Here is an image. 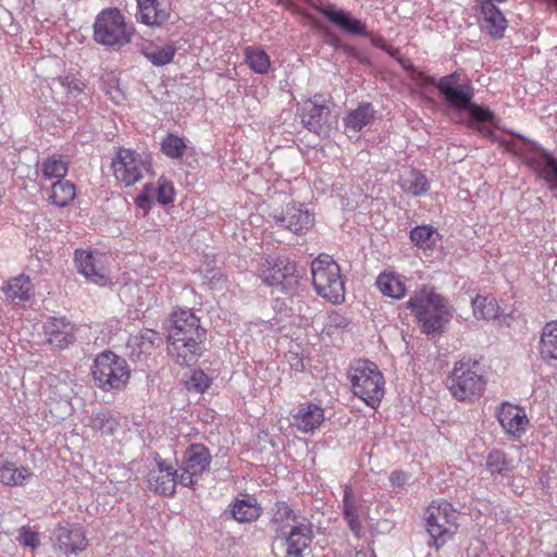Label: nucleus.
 Here are the masks:
<instances>
[{"mask_svg": "<svg viewBox=\"0 0 557 557\" xmlns=\"http://www.w3.org/2000/svg\"><path fill=\"white\" fill-rule=\"evenodd\" d=\"M206 330L190 309H178L171 314L168 331V351L175 363L190 367L205 351Z\"/></svg>", "mask_w": 557, "mask_h": 557, "instance_id": "f257e3e1", "label": "nucleus"}, {"mask_svg": "<svg viewBox=\"0 0 557 557\" xmlns=\"http://www.w3.org/2000/svg\"><path fill=\"white\" fill-rule=\"evenodd\" d=\"M406 306L426 335L443 333L453 319V308L448 300L426 285L417 290Z\"/></svg>", "mask_w": 557, "mask_h": 557, "instance_id": "f03ea898", "label": "nucleus"}, {"mask_svg": "<svg viewBox=\"0 0 557 557\" xmlns=\"http://www.w3.org/2000/svg\"><path fill=\"white\" fill-rule=\"evenodd\" d=\"M352 394L375 409L384 397L385 380L377 366L369 360H356L347 373Z\"/></svg>", "mask_w": 557, "mask_h": 557, "instance_id": "7ed1b4c3", "label": "nucleus"}, {"mask_svg": "<svg viewBox=\"0 0 557 557\" xmlns=\"http://www.w3.org/2000/svg\"><path fill=\"white\" fill-rule=\"evenodd\" d=\"M94 39L97 44L112 50H120L129 44L135 29L125 21V16L117 8L101 10L94 22Z\"/></svg>", "mask_w": 557, "mask_h": 557, "instance_id": "20e7f679", "label": "nucleus"}, {"mask_svg": "<svg viewBox=\"0 0 557 557\" xmlns=\"http://www.w3.org/2000/svg\"><path fill=\"white\" fill-rule=\"evenodd\" d=\"M95 385L102 392L123 391L131 379L127 361L111 350L97 355L91 367Z\"/></svg>", "mask_w": 557, "mask_h": 557, "instance_id": "39448f33", "label": "nucleus"}, {"mask_svg": "<svg viewBox=\"0 0 557 557\" xmlns=\"http://www.w3.org/2000/svg\"><path fill=\"white\" fill-rule=\"evenodd\" d=\"M417 78L422 85L435 86L442 96L446 107L454 113L460 115L469 107L474 98V87L470 82H461L460 73L457 71L436 79L434 76L417 73Z\"/></svg>", "mask_w": 557, "mask_h": 557, "instance_id": "423d86ee", "label": "nucleus"}, {"mask_svg": "<svg viewBox=\"0 0 557 557\" xmlns=\"http://www.w3.org/2000/svg\"><path fill=\"white\" fill-rule=\"evenodd\" d=\"M312 284L318 295L332 304L345 299V285L339 265L329 255H320L311 263Z\"/></svg>", "mask_w": 557, "mask_h": 557, "instance_id": "0eeeda50", "label": "nucleus"}, {"mask_svg": "<svg viewBox=\"0 0 557 557\" xmlns=\"http://www.w3.org/2000/svg\"><path fill=\"white\" fill-rule=\"evenodd\" d=\"M478 362H456L446 380V385L451 395L460 401L474 399L482 396L486 381L478 371Z\"/></svg>", "mask_w": 557, "mask_h": 557, "instance_id": "6e6552de", "label": "nucleus"}, {"mask_svg": "<svg viewBox=\"0 0 557 557\" xmlns=\"http://www.w3.org/2000/svg\"><path fill=\"white\" fill-rule=\"evenodd\" d=\"M430 545L442 547L457 530V511L446 500L432 502L425 511Z\"/></svg>", "mask_w": 557, "mask_h": 557, "instance_id": "1a4fd4ad", "label": "nucleus"}, {"mask_svg": "<svg viewBox=\"0 0 557 557\" xmlns=\"http://www.w3.org/2000/svg\"><path fill=\"white\" fill-rule=\"evenodd\" d=\"M259 276L268 286L285 294L295 293L298 286L296 263L286 257H264L259 267Z\"/></svg>", "mask_w": 557, "mask_h": 557, "instance_id": "9d476101", "label": "nucleus"}, {"mask_svg": "<svg viewBox=\"0 0 557 557\" xmlns=\"http://www.w3.org/2000/svg\"><path fill=\"white\" fill-rule=\"evenodd\" d=\"M111 168L116 181L131 187L143 178L144 172L150 171L151 159L146 153L121 148L112 159Z\"/></svg>", "mask_w": 557, "mask_h": 557, "instance_id": "9b49d317", "label": "nucleus"}, {"mask_svg": "<svg viewBox=\"0 0 557 557\" xmlns=\"http://www.w3.org/2000/svg\"><path fill=\"white\" fill-rule=\"evenodd\" d=\"M506 149L522 158L523 162L546 183H557V158L536 143L528 141L524 150L517 148L515 143H507Z\"/></svg>", "mask_w": 557, "mask_h": 557, "instance_id": "f8f14e48", "label": "nucleus"}, {"mask_svg": "<svg viewBox=\"0 0 557 557\" xmlns=\"http://www.w3.org/2000/svg\"><path fill=\"white\" fill-rule=\"evenodd\" d=\"M211 460V453L203 444L189 445L183 455L178 483L193 487L197 479L209 470Z\"/></svg>", "mask_w": 557, "mask_h": 557, "instance_id": "ddd939ff", "label": "nucleus"}, {"mask_svg": "<svg viewBox=\"0 0 557 557\" xmlns=\"http://www.w3.org/2000/svg\"><path fill=\"white\" fill-rule=\"evenodd\" d=\"M302 125L319 136L327 137L336 124V117L325 104H320L312 99L302 102L298 108Z\"/></svg>", "mask_w": 557, "mask_h": 557, "instance_id": "4468645a", "label": "nucleus"}, {"mask_svg": "<svg viewBox=\"0 0 557 557\" xmlns=\"http://www.w3.org/2000/svg\"><path fill=\"white\" fill-rule=\"evenodd\" d=\"M272 216L277 226L296 235L306 234L314 225V214L302 203H288L281 210H275Z\"/></svg>", "mask_w": 557, "mask_h": 557, "instance_id": "2eb2a0df", "label": "nucleus"}, {"mask_svg": "<svg viewBox=\"0 0 557 557\" xmlns=\"http://www.w3.org/2000/svg\"><path fill=\"white\" fill-rule=\"evenodd\" d=\"M313 525L306 518L301 522L293 524L284 535L277 539L285 540L286 557H304V552L310 546L313 540Z\"/></svg>", "mask_w": 557, "mask_h": 557, "instance_id": "dca6fc26", "label": "nucleus"}, {"mask_svg": "<svg viewBox=\"0 0 557 557\" xmlns=\"http://www.w3.org/2000/svg\"><path fill=\"white\" fill-rule=\"evenodd\" d=\"M170 0H137V22L151 26L161 27L171 17Z\"/></svg>", "mask_w": 557, "mask_h": 557, "instance_id": "f3484780", "label": "nucleus"}, {"mask_svg": "<svg viewBox=\"0 0 557 557\" xmlns=\"http://www.w3.org/2000/svg\"><path fill=\"white\" fill-rule=\"evenodd\" d=\"M157 470L149 473V486L156 493L164 496H172L178 483V471L163 460L159 454L154 455Z\"/></svg>", "mask_w": 557, "mask_h": 557, "instance_id": "a211bd4d", "label": "nucleus"}, {"mask_svg": "<svg viewBox=\"0 0 557 557\" xmlns=\"http://www.w3.org/2000/svg\"><path fill=\"white\" fill-rule=\"evenodd\" d=\"M54 545L64 554H75L87 547L86 535L83 528L78 524L66 523L59 524L53 530Z\"/></svg>", "mask_w": 557, "mask_h": 557, "instance_id": "6ab92c4d", "label": "nucleus"}, {"mask_svg": "<svg viewBox=\"0 0 557 557\" xmlns=\"http://www.w3.org/2000/svg\"><path fill=\"white\" fill-rule=\"evenodd\" d=\"M160 343L161 337L158 332L145 329L129 336L126 344L127 355L134 362H145Z\"/></svg>", "mask_w": 557, "mask_h": 557, "instance_id": "aec40b11", "label": "nucleus"}, {"mask_svg": "<svg viewBox=\"0 0 557 557\" xmlns=\"http://www.w3.org/2000/svg\"><path fill=\"white\" fill-rule=\"evenodd\" d=\"M313 8L342 30L350 35L368 36L366 25L360 20L352 17L349 12L337 9L332 4L313 5Z\"/></svg>", "mask_w": 557, "mask_h": 557, "instance_id": "412c9836", "label": "nucleus"}, {"mask_svg": "<svg viewBox=\"0 0 557 557\" xmlns=\"http://www.w3.org/2000/svg\"><path fill=\"white\" fill-rule=\"evenodd\" d=\"M44 330L48 343L58 349H64L75 341V327L65 318H49Z\"/></svg>", "mask_w": 557, "mask_h": 557, "instance_id": "4be33fe9", "label": "nucleus"}, {"mask_svg": "<svg viewBox=\"0 0 557 557\" xmlns=\"http://www.w3.org/2000/svg\"><path fill=\"white\" fill-rule=\"evenodd\" d=\"M497 419L504 431L519 437L525 430L529 420L521 408L504 403L497 409Z\"/></svg>", "mask_w": 557, "mask_h": 557, "instance_id": "5701e85b", "label": "nucleus"}, {"mask_svg": "<svg viewBox=\"0 0 557 557\" xmlns=\"http://www.w3.org/2000/svg\"><path fill=\"white\" fill-rule=\"evenodd\" d=\"M323 421V408L312 403L301 404L293 416V424L302 433L313 432Z\"/></svg>", "mask_w": 557, "mask_h": 557, "instance_id": "b1692460", "label": "nucleus"}, {"mask_svg": "<svg viewBox=\"0 0 557 557\" xmlns=\"http://www.w3.org/2000/svg\"><path fill=\"white\" fill-rule=\"evenodd\" d=\"M362 505L360 500L354 495L351 487L345 485L343 496V516L349 530L356 537H361L362 533V522L360 519Z\"/></svg>", "mask_w": 557, "mask_h": 557, "instance_id": "393cba45", "label": "nucleus"}, {"mask_svg": "<svg viewBox=\"0 0 557 557\" xmlns=\"http://www.w3.org/2000/svg\"><path fill=\"white\" fill-rule=\"evenodd\" d=\"M482 28L494 39H502L507 28V20L503 12L491 2H482Z\"/></svg>", "mask_w": 557, "mask_h": 557, "instance_id": "a878e982", "label": "nucleus"}, {"mask_svg": "<svg viewBox=\"0 0 557 557\" xmlns=\"http://www.w3.org/2000/svg\"><path fill=\"white\" fill-rule=\"evenodd\" d=\"M295 510L284 500L276 502L272 507L271 524L275 532V539L284 535L293 524L301 522Z\"/></svg>", "mask_w": 557, "mask_h": 557, "instance_id": "bb28decb", "label": "nucleus"}, {"mask_svg": "<svg viewBox=\"0 0 557 557\" xmlns=\"http://www.w3.org/2000/svg\"><path fill=\"white\" fill-rule=\"evenodd\" d=\"M375 113L370 102H359L357 108L348 111L344 117L345 128L348 132L358 133L374 121Z\"/></svg>", "mask_w": 557, "mask_h": 557, "instance_id": "cd10ccee", "label": "nucleus"}, {"mask_svg": "<svg viewBox=\"0 0 557 557\" xmlns=\"http://www.w3.org/2000/svg\"><path fill=\"white\" fill-rule=\"evenodd\" d=\"M75 262L77 270L88 281L96 284H104L107 281L106 275L102 273V269L99 267L96 256L90 251L76 250Z\"/></svg>", "mask_w": 557, "mask_h": 557, "instance_id": "c85d7f7f", "label": "nucleus"}, {"mask_svg": "<svg viewBox=\"0 0 557 557\" xmlns=\"http://www.w3.org/2000/svg\"><path fill=\"white\" fill-rule=\"evenodd\" d=\"M539 351L546 363L557 368V322H548L544 326Z\"/></svg>", "mask_w": 557, "mask_h": 557, "instance_id": "c756f323", "label": "nucleus"}, {"mask_svg": "<svg viewBox=\"0 0 557 557\" xmlns=\"http://www.w3.org/2000/svg\"><path fill=\"white\" fill-rule=\"evenodd\" d=\"M1 290L13 302L27 301L32 296V283L27 275L21 274L7 281Z\"/></svg>", "mask_w": 557, "mask_h": 557, "instance_id": "7c9ffc66", "label": "nucleus"}, {"mask_svg": "<svg viewBox=\"0 0 557 557\" xmlns=\"http://www.w3.org/2000/svg\"><path fill=\"white\" fill-rule=\"evenodd\" d=\"M399 185L401 189L413 197H420L430 188L426 176L418 170L411 169L400 176Z\"/></svg>", "mask_w": 557, "mask_h": 557, "instance_id": "2f4dec72", "label": "nucleus"}, {"mask_svg": "<svg viewBox=\"0 0 557 557\" xmlns=\"http://www.w3.org/2000/svg\"><path fill=\"white\" fill-rule=\"evenodd\" d=\"M140 51L154 66H163L173 62L177 48L173 44L158 46L149 42Z\"/></svg>", "mask_w": 557, "mask_h": 557, "instance_id": "473e14b6", "label": "nucleus"}, {"mask_svg": "<svg viewBox=\"0 0 557 557\" xmlns=\"http://www.w3.org/2000/svg\"><path fill=\"white\" fill-rule=\"evenodd\" d=\"M32 475L27 468L17 467L14 462L0 459V482L5 485H23Z\"/></svg>", "mask_w": 557, "mask_h": 557, "instance_id": "72a5a7b5", "label": "nucleus"}, {"mask_svg": "<svg viewBox=\"0 0 557 557\" xmlns=\"http://www.w3.org/2000/svg\"><path fill=\"white\" fill-rule=\"evenodd\" d=\"M245 62L257 74H268L271 61L269 54L261 47L248 46L244 49Z\"/></svg>", "mask_w": 557, "mask_h": 557, "instance_id": "f704fd0d", "label": "nucleus"}, {"mask_svg": "<svg viewBox=\"0 0 557 557\" xmlns=\"http://www.w3.org/2000/svg\"><path fill=\"white\" fill-rule=\"evenodd\" d=\"M76 197V187L70 181L58 180L51 185L49 200L53 206L64 208Z\"/></svg>", "mask_w": 557, "mask_h": 557, "instance_id": "c9c22d12", "label": "nucleus"}, {"mask_svg": "<svg viewBox=\"0 0 557 557\" xmlns=\"http://www.w3.org/2000/svg\"><path fill=\"white\" fill-rule=\"evenodd\" d=\"M232 516L238 522H252L256 521L262 512L261 507L253 502L247 499H236L232 504Z\"/></svg>", "mask_w": 557, "mask_h": 557, "instance_id": "e433bc0d", "label": "nucleus"}, {"mask_svg": "<svg viewBox=\"0 0 557 557\" xmlns=\"http://www.w3.org/2000/svg\"><path fill=\"white\" fill-rule=\"evenodd\" d=\"M512 469V460L504 451L494 449L486 456V470L492 476L507 475Z\"/></svg>", "mask_w": 557, "mask_h": 557, "instance_id": "4c0bfd02", "label": "nucleus"}, {"mask_svg": "<svg viewBox=\"0 0 557 557\" xmlns=\"http://www.w3.org/2000/svg\"><path fill=\"white\" fill-rule=\"evenodd\" d=\"M376 285L383 295L394 299H400L406 293L404 283L393 273L380 274Z\"/></svg>", "mask_w": 557, "mask_h": 557, "instance_id": "58836bf2", "label": "nucleus"}, {"mask_svg": "<svg viewBox=\"0 0 557 557\" xmlns=\"http://www.w3.org/2000/svg\"><path fill=\"white\" fill-rule=\"evenodd\" d=\"M471 305L473 315L476 319L490 321L496 319L499 314V306L495 299L478 295L472 299Z\"/></svg>", "mask_w": 557, "mask_h": 557, "instance_id": "ea45409f", "label": "nucleus"}, {"mask_svg": "<svg viewBox=\"0 0 557 557\" xmlns=\"http://www.w3.org/2000/svg\"><path fill=\"white\" fill-rule=\"evenodd\" d=\"M89 426L106 435H113L119 428V421L109 411L94 412L89 418Z\"/></svg>", "mask_w": 557, "mask_h": 557, "instance_id": "a19ab883", "label": "nucleus"}, {"mask_svg": "<svg viewBox=\"0 0 557 557\" xmlns=\"http://www.w3.org/2000/svg\"><path fill=\"white\" fill-rule=\"evenodd\" d=\"M467 112L469 115V119L466 121V124L469 128L474 127L475 125L483 124V123H494L495 122V114L492 112L488 108L479 106L471 100V103L467 109H465L463 113Z\"/></svg>", "mask_w": 557, "mask_h": 557, "instance_id": "79ce46f5", "label": "nucleus"}, {"mask_svg": "<svg viewBox=\"0 0 557 557\" xmlns=\"http://www.w3.org/2000/svg\"><path fill=\"white\" fill-rule=\"evenodd\" d=\"M67 162L61 156L47 158L41 165L42 175L46 178L61 180L67 174Z\"/></svg>", "mask_w": 557, "mask_h": 557, "instance_id": "37998d69", "label": "nucleus"}, {"mask_svg": "<svg viewBox=\"0 0 557 557\" xmlns=\"http://www.w3.org/2000/svg\"><path fill=\"white\" fill-rule=\"evenodd\" d=\"M186 148L184 138L173 133H169L161 143V151L171 159L182 158Z\"/></svg>", "mask_w": 557, "mask_h": 557, "instance_id": "c03bdc74", "label": "nucleus"}, {"mask_svg": "<svg viewBox=\"0 0 557 557\" xmlns=\"http://www.w3.org/2000/svg\"><path fill=\"white\" fill-rule=\"evenodd\" d=\"M435 230L430 225L416 226L410 231V239L419 248H430L435 244Z\"/></svg>", "mask_w": 557, "mask_h": 557, "instance_id": "a18cd8bd", "label": "nucleus"}, {"mask_svg": "<svg viewBox=\"0 0 557 557\" xmlns=\"http://www.w3.org/2000/svg\"><path fill=\"white\" fill-rule=\"evenodd\" d=\"M349 323V319L344 314L337 311H331L325 318L322 332L327 336H332L337 331L347 329Z\"/></svg>", "mask_w": 557, "mask_h": 557, "instance_id": "49530a36", "label": "nucleus"}, {"mask_svg": "<svg viewBox=\"0 0 557 557\" xmlns=\"http://www.w3.org/2000/svg\"><path fill=\"white\" fill-rule=\"evenodd\" d=\"M174 186L164 177H160L157 188V200L159 203L166 206L174 201Z\"/></svg>", "mask_w": 557, "mask_h": 557, "instance_id": "de8ad7c7", "label": "nucleus"}, {"mask_svg": "<svg viewBox=\"0 0 557 557\" xmlns=\"http://www.w3.org/2000/svg\"><path fill=\"white\" fill-rule=\"evenodd\" d=\"M211 385V380L202 370H195L187 382L188 389L205 393Z\"/></svg>", "mask_w": 557, "mask_h": 557, "instance_id": "09e8293b", "label": "nucleus"}, {"mask_svg": "<svg viewBox=\"0 0 557 557\" xmlns=\"http://www.w3.org/2000/svg\"><path fill=\"white\" fill-rule=\"evenodd\" d=\"M60 84L66 89L67 94L76 97L82 94L86 87L85 83L73 75H65L59 78Z\"/></svg>", "mask_w": 557, "mask_h": 557, "instance_id": "8fccbe9b", "label": "nucleus"}, {"mask_svg": "<svg viewBox=\"0 0 557 557\" xmlns=\"http://www.w3.org/2000/svg\"><path fill=\"white\" fill-rule=\"evenodd\" d=\"M18 541L22 545L30 548H36L40 544L38 534L24 528L21 530Z\"/></svg>", "mask_w": 557, "mask_h": 557, "instance_id": "3c124183", "label": "nucleus"}, {"mask_svg": "<svg viewBox=\"0 0 557 557\" xmlns=\"http://www.w3.org/2000/svg\"><path fill=\"white\" fill-rule=\"evenodd\" d=\"M148 189H150V185H146L143 193H140L135 199L136 206L143 209L145 212L151 209V200L150 196L148 195Z\"/></svg>", "mask_w": 557, "mask_h": 557, "instance_id": "603ef678", "label": "nucleus"}, {"mask_svg": "<svg viewBox=\"0 0 557 557\" xmlns=\"http://www.w3.org/2000/svg\"><path fill=\"white\" fill-rule=\"evenodd\" d=\"M408 476L403 471H393L389 475V482L393 486L401 487L407 483Z\"/></svg>", "mask_w": 557, "mask_h": 557, "instance_id": "864d4df0", "label": "nucleus"}, {"mask_svg": "<svg viewBox=\"0 0 557 557\" xmlns=\"http://www.w3.org/2000/svg\"><path fill=\"white\" fill-rule=\"evenodd\" d=\"M471 129L481 134L483 137L491 139L492 141L496 140V134L494 131L483 124L475 125L474 127H471Z\"/></svg>", "mask_w": 557, "mask_h": 557, "instance_id": "5fc2aeb1", "label": "nucleus"}, {"mask_svg": "<svg viewBox=\"0 0 557 557\" xmlns=\"http://www.w3.org/2000/svg\"><path fill=\"white\" fill-rule=\"evenodd\" d=\"M325 36H326V42L332 45V46H335L337 47L338 44H339V38L337 35H335L334 33H331V32H326L325 33Z\"/></svg>", "mask_w": 557, "mask_h": 557, "instance_id": "6e6d98bb", "label": "nucleus"}, {"mask_svg": "<svg viewBox=\"0 0 557 557\" xmlns=\"http://www.w3.org/2000/svg\"><path fill=\"white\" fill-rule=\"evenodd\" d=\"M552 185L549 186V189L552 191L556 190V196H557V183H550Z\"/></svg>", "mask_w": 557, "mask_h": 557, "instance_id": "4d7b16f0", "label": "nucleus"}, {"mask_svg": "<svg viewBox=\"0 0 557 557\" xmlns=\"http://www.w3.org/2000/svg\"><path fill=\"white\" fill-rule=\"evenodd\" d=\"M277 4L285 5L286 0H275Z\"/></svg>", "mask_w": 557, "mask_h": 557, "instance_id": "13d9d810", "label": "nucleus"}, {"mask_svg": "<svg viewBox=\"0 0 557 557\" xmlns=\"http://www.w3.org/2000/svg\"><path fill=\"white\" fill-rule=\"evenodd\" d=\"M557 7V0H550Z\"/></svg>", "mask_w": 557, "mask_h": 557, "instance_id": "bf43d9fd", "label": "nucleus"}]
</instances>
